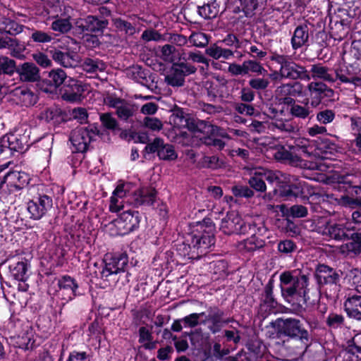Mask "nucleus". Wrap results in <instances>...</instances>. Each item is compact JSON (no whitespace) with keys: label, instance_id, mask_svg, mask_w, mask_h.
I'll return each mask as SVG.
<instances>
[{"label":"nucleus","instance_id":"obj_1","mask_svg":"<svg viewBox=\"0 0 361 361\" xmlns=\"http://www.w3.org/2000/svg\"><path fill=\"white\" fill-rule=\"evenodd\" d=\"M190 230L184 240L176 245V252L183 258L199 259L215 243L214 224L211 219L204 218L192 225Z\"/></svg>","mask_w":361,"mask_h":361},{"label":"nucleus","instance_id":"obj_2","mask_svg":"<svg viewBox=\"0 0 361 361\" xmlns=\"http://www.w3.org/2000/svg\"><path fill=\"white\" fill-rule=\"evenodd\" d=\"M281 294L295 311L306 310L311 302L308 295L310 279L307 275L295 271H285L279 276Z\"/></svg>","mask_w":361,"mask_h":361},{"label":"nucleus","instance_id":"obj_3","mask_svg":"<svg viewBox=\"0 0 361 361\" xmlns=\"http://www.w3.org/2000/svg\"><path fill=\"white\" fill-rule=\"evenodd\" d=\"M99 13L89 14L74 19V29L80 35H90L93 39V44L99 45V37L104 35L108 30L111 11L106 7H101Z\"/></svg>","mask_w":361,"mask_h":361},{"label":"nucleus","instance_id":"obj_4","mask_svg":"<svg viewBox=\"0 0 361 361\" xmlns=\"http://www.w3.org/2000/svg\"><path fill=\"white\" fill-rule=\"evenodd\" d=\"M274 326L276 330L279 338H286L283 342L295 341L298 343V348H304L305 350L311 345V336L298 319L292 317L278 318L275 321Z\"/></svg>","mask_w":361,"mask_h":361},{"label":"nucleus","instance_id":"obj_5","mask_svg":"<svg viewBox=\"0 0 361 361\" xmlns=\"http://www.w3.org/2000/svg\"><path fill=\"white\" fill-rule=\"evenodd\" d=\"M54 193L44 185L36 186V193L27 202V211L30 219H42L53 207Z\"/></svg>","mask_w":361,"mask_h":361},{"label":"nucleus","instance_id":"obj_6","mask_svg":"<svg viewBox=\"0 0 361 361\" xmlns=\"http://www.w3.org/2000/svg\"><path fill=\"white\" fill-rule=\"evenodd\" d=\"M312 193V188L305 181L298 178H288L283 182H279L278 188H274L272 192H269L268 195L270 199L275 196L286 200H292L296 197L307 199Z\"/></svg>","mask_w":361,"mask_h":361},{"label":"nucleus","instance_id":"obj_7","mask_svg":"<svg viewBox=\"0 0 361 361\" xmlns=\"http://www.w3.org/2000/svg\"><path fill=\"white\" fill-rule=\"evenodd\" d=\"M137 262L135 261L133 263V260L129 262L128 255L126 252L106 255L103 259L104 267L100 271V278L107 279L111 275L126 272V278L128 279L133 274L132 271L135 269Z\"/></svg>","mask_w":361,"mask_h":361},{"label":"nucleus","instance_id":"obj_8","mask_svg":"<svg viewBox=\"0 0 361 361\" xmlns=\"http://www.w3.org/2000/svg\"><path fill=\"white\" fill-rule=\"evenodd\" d=\"M351 177L350 175L338 177V188L343 191L344 195H341L337 200L343 207L361 208V185H354L350 178Z\"/></svg>","mask_w":361,"mask_h":361},{"label":"nucleus","instance_id":"obj_9","mask_svg":"<svg viewBox=\"0 0 361 361\" xmlns=\"http://www.w3.org/2000/svg\"><path fill=\"white\" fill-rule=\"evenodd\" d=\"M271 59L281 66L279 71L282 78L305 81L310 80V73L306 68L293 61L288 56L274 54Z\"/></svg>","mask_w":361,"mask_h":361},{"label":"nucleus","instance_id":"obj_10","mask_svg":"<svg viewBox=\"0 0 361 361\" xmlns=\"http://www.w3.org/2000/svg\"><path fill=\"white\" fill-rule=\"evenodd\" d=\"M28 136L8 133L0 137V161L8 159L16 153H23L29 147Z\"/></svg>","mask_w":361,"mask_h":361},{"label":"nucleus","instance_id":"obj_11","mask_svg":"<svg viewBox=\"0 0 361 361\" xmlns=\"http://www.w3.org/2000/svg\"><path fill=\"white\" fill-rule=\"evenodd\" d=\"M268 0H228L227 9L231 13L237 16L239 21L244 18H251L261 12Z\"/></svg>","mask_w":361,"mask_h":361},{"label":"nucleus","instance_id":"obj_12","mask_svg":"<svg viewBox=\"0 0 361 361\" xmlns=\"http://www.w3.org/2000/svg\"><path fill=\"white\" fill-rule=\"evenodd\" d=\"M142 216L138 211L128 209L123 211L112 221L116 228L115 235L124 236L137 231Z\"/></svg>","mask_w":361,"mask_h":361},{"label":"nucleus","instance_id":"obj_13","mask_svg":"<svg viewBox=\"0 0 361 361\" xmlns=\"http://www.w3.org/2000/svg\"><path fill=\"white\" fill-rule=\"evenodd\" d=\"M251 228H255V223H247L236 212H228L221 220L220 230L226 235H242L249 233Z\"/></svg>","mask_w":361,"mask_h":361},{"label":"nucleus","instance_id":"obj_14","mask_svg":"<svg viewBox=\"0 0 361 361\" xmlns=\"http://www.w3.org/2000/svg\"><path fill=\"white\" fill-rule=\"evenodd\" d=\"M69 76L61 68H52L38 81L37 84L39 90L49 94H56L64 85Z\"/></svg>","mask_w":361,"mask_h":361},{"label":"nucleus","instance_id":"obj_15","mask_svg":"<svg viewBox=\"0 0 361 361\" xmlns=\"http://www.w3.org/2000/svg\"><path fill=\"white\" fill-rule=\"evenodd\" d=\"M196 71L197 68L189 63H173L170 73L165 77V81L171 87H182L185 84V78L195 73Z\"/></svg>","mask_w":361,"mask_h":361},{"label":"nucleus","instance_id":"obj_16","mask_svg":"<svg viewBox=\"0 0 361 361\" xmlns=\"http://www.w3.org/2000/svg\"><path fill=\"white\" fill-rule=\"evenodd\" d=\"M146 154L156 153L160 160L174 161L178 158V154L175 150L174 146L169 143H166L164 139L155 137L150 143H148L143 150Z\"/></svg>","mask_w":361,"mask_h":361},{"label":"nucleus","instance_id":"obj_17","mask_svg":"<svg viewBox=\"0 0 361 361\" xmlns=\"http://www.w3.org/2000/svg\"><path fill=\"white\" fill-rule=\"evenodd\" d=\"M310 92V104L317 107L319 104L328 101H334V90L323 82L312 81L307 85Z\"/></svg>","mask_w":361,"mask_h":361},{"label":"nucleus","instance_id":"obj_18","mask_svg":"<svg viewBox=\"0 0 361 361\" xmlns=\"http://www.w3.org/2000/svg\"><path fill=\"white\" fill-rule=\"evenodd\" d=\"M59 288L58 292L61 295L62 299L71 301L75 298L82 295L78 281L68 274H64L56 279Z\"/></svg>","mask_w":361,"mask_h":361},{"label":"nucleus","instance_id":"obj_19","mask_svg":"<svg viewBox=\"0 0 361 361\" xmlns=\"http://www.w3.org/2000/svg\"><path fill=\"white\" fill-rule=\"evenodd\" d=\"M337 80L340 84H352L355 87H361V68L357 62L336 68Z\"/></svg>","mask_w":361,"mask_h":361},{"label":"nucleus","instance_id":"obj_20","mask_svg":"<svg viewBox=\"0 0 361 361\" xmlns=\"http://www.w3.org/2000/svg\"><path fill=\"white\" fill-rule=\"evenodd\" d=\"M343 272L324 264H319L314 272V276L319 286H340Z\"/></svg>","mask_w":361,"mask_h":361},{"label":"nucleus","instance_id":"obj_21","mask_svg":"<svg viewBox=\"0 0 361 361\" xmlns=\"http://www.w3.org/2000/svg\"><path fill=\"white\" fill-rule=\"evenodd\" d=\"M251 236L239 242L238 247L239 250L245 252H254L262 249L265 245V240L261 236L267 232L264 226L257 227L255 224V228H251Z\"/></svg>","mask_w":361,"mask_h":361},{"label":"nucleus","instance_id":"obj_22","mask_svg":"<svg viewBox=\"0 0 361 361\" xmlns=\"http://www.w3.org/2000/svg\"><path fill=\"white\" fill-rule=\"evenodd\" d=\"M314 31V25L309 20L298 25L290 39L292 49L298 50L302 47H308L310 45V35H313Z\"/></svg>","mask_w":361,"mask_h":361},{"label":"nucleus","instance_id":"obj_23","mask_svg":"<svg viewBox=\"0 0 361 361\" xmlns=\"http://www.w3.org/2000/svg\"><path fill=\"white\" fill-rule=\"evenodd\" d=\"M158 191L151 185H142L135 190L130 197L131 203L136 207H152L157 200Z\"/></svg>","mask_w":361,"mask_h":361},{"label":"nucleus","instance_id":"obj_24","mask_svg":"<svg viewBox=\"0 0 361 361\" xmlns=\"http://www.w3.org/2000/svg\"><path fill=\"white\" fill-rule=\"evenodd\" d=\"M59 92L63 100L75 102L80 101L84 88L81 81L69 76Z\"/></svg>","mask_w":361,"mask_h":361},{"label":"nucleus","instance_id":"obj_25","mask_svg":"<svg viewBox=\"0 0 361 361\" xmlns=\"http://www.w3.org/2000/svg\"><path fill=\"white\" fill-rule=\"evenodd\" d=\"M49 53L56 63L65 68H75L80 63L79 54L69 49H59L54 47L49 50Z\"/></svg>","mask_w":361,"mask_h":361},{"label":"nucleus","instance_id":"obj_26","mask_svg":"<svg viewBox=\"0 0 361 361\" xmlns=\"http://www.w3.org/2000/svg\"><path fill=\"white\" fill-rule=\"evenodd\" d=\"M274 276H272L264 286L259 297V308L261 311L270 313L274 312L278 307V301L274 295Z\"/></svg>","mask_w":361,"mask_h":361},{"label":"nucleus","instance_id":"obj_27","mask_svg":"<svg viewBox=\"0 0 361 361\" xmlns=\"http://www.w3.org/2000/svg\"><path fill=\"white\" fill-rule=\"evenodd\" d=\"M302 93L303 85L298 81L282 84L275 90V94L281 97L282 102L290 104L296 101L295 98L302 96Z\"/></svg>","mask_w":361,"mask_h":361},{"label":"nucleus","instance_id":"obj_28","mask_svg":"<svg viewBox=\"0 0 361 361\" xmlns=\"http://www.w3.org/2000/svg\"><path fill=\"white\" fill-rule=\"evenodd\" d=\"M208 314L205 319L201 321L202 325L209 323L207 328L212 334L219 333L223 327V317H224V311L218 306H209L207 308Z\"/></svg>","mask_w":361,"mask_h":361},{"label":"nucleus","instance_id":"obj_29","mask_svg":"<svg viewBox=\"0 0 361 361\" xmlns=\"http://www.w3.org/2000/svg\"><path fill=\"white\" fill-rule=\"evenodd\" d=\"M350 227H347L343 224L331 223L326 221L324 226L321 227V231L323 235L329 237L336 241H346L348 240V235L350 231Z\"/></svg>","mask_w":361,"mask_h":361},{"label":"nucleus","instance_id":"obj_30","mask_svg":"<svg viewBox=\"0 0 361 361\" xmlns=\"http://www.w3.org/2000/svg\"><path fill=\"white\" fill-rule=\"evenodd\" d=\"M70 141L76 152H85L88 148L92 141V137L89 135V132L82 127L74 130L70 136Z\"/></svg>","mask_w":361,"mask_h":361},{"label":"nucleus","instance_id":"obj_31","mask_svg":"<svg viewBox=\"0 0 361 361\" xmlns=\"http://www.w3.org/2000/svg\"><path fill=\"white\" fill-rule=\"evenodd\" d=\"M310 73V79H319L330 84L337 81L336 68H329L322 63H316L311 66Z\"/></svg>","mask_w":361,"mask_h":361},{"label":"nucleus","instance_id":"obj_32","mask_svg":"<svg viewBox=\"0 0 361 361\" xmlns=\"http://www.w3.org/2000/svg\"><path fill=\"white\" fill-rule=\"evenodd\" d=\"M16 73L23 82H38L42 79L39 68L32 62H24L18 65Z\"/></svg>","mask_w":361,"mask_h":361},{"label":"nucleus","instance_id":"obj_33","mask_svg":"<svg viewBox=\"0 0 361 361\" xmlns=\"http://www.w3.org/2000/svg\"><path fill=\"white\" fill-rule=\"evenodd\" d=\"M201 130L207 135L201 138L202 142L207 146L213 147V140L215 137H228L227 133L221 128L211 124L209 122L206 121H202L200 123Z\"/></svg>","mask_w":361,"mask_h":361},{"label":"nucleus","instance_id":"obj_34","mask_svg":"<svg viewBox=\"0 0 361 361\" xmlns=\"http://www.w3.org/2000/svg\"><path fill=\"white\" fill-rule=\"evenodd\" d=\"M8 343L16 348L24 350H32L35 348V340L32 331H25L21 334L10 336Z\"/></svg>","mask_w":361,"mask_h":361},{"label":"nucleus","instance_id":"obj_35","mask_svg":"<svg viewBox=\"0 0 361 361\" xmlns=\"http://www.w3.org/2000/svg\"><path fill=\"white\" fill-rule=\"evenodd\" d=\"M281 97L274 94L272 101L268 108V113L271 118H278L279 117L289 115L290 106V102H282Z\"/></svg>","mask_w":361,"mask_h":361},{"label":"nucleus","instance_id":"obj_36","mask_svg":"<svg viewBox=\"0 0 361 361\" xmlns=\"http://www.w3.org/2000/svg\"><path fill=\"white\" fill-rule=\"evenodd\" d=\"M344 310L349 317L358 321L361 318V295L349 293L344 302Z\"/></svg>","mask_w":361,"mask_h":361},{"label":"nucleus","instance_id":"obj_37","mask_svg":"<svg viewBox=\"0 0 361 361\" xmlns=\"http://www.w3.org/2000/svg\"><path fill=\"white\" fill-rule=\"evenodd\" d=\"M8 178L16 180V182L13 186L17 191H19L27 186L31 180L30 174L26 172L17 171L6 172L3 175V180H1L0 188H1L6 183Z\"/></svg>","mask_w":361,"mask_h":361},{"label":"nucleus","instance_id":"obj_38","mask_svg":"<svg viewBox=\"0 0 361 361\" xmlns=\"http://www.w3.org/2000/svg\"><path fill=\"white\" fill-rule=\"evenodd\" d=\"M334 13L335 18L343 22V25L351 26L353 19L357 16V9L344 4L334 9Z\"/></svg>","mask_w":361,"mask_h":361},{"label":"nucleus","instance_id":"obj_39","mask_svg":"<svg viewBox=\"0 0 361 361\" xmlns=\"http://www.w3.org/2000/svg\"><path fill=\"white\" fill-rule=\"evenodd\" d=\"M344 350L345 361H361V336L349 339Z\"/></svg>","mask_w":361,"mask_h":361},{"label":"nucleus","instance_id":"obj_40","mask_svg":"<svg viewBox=\"0 0 361 361\" xmlns=\"http://www.w3.org/2000/svg\"><path fill=\"white\" fill-rule=\"evenodd\" d=\"M30 264L26 259L14 262L9 265V271L14 279L25 282L29 278L28 268Z\"/></svg>","mask_w":361,"mask_h":361},{"label":"nucleus","instance_id":"obj_41","mask_svg":"<svg viewBox=\"0 0 361 361\" xmlns=\"http://www.w3.org/2000/svg\"><path fill=\"white\" fill-rule=\"evenodd\" d=\"M220 11V2L217 0H209L202 6H197L198 14L204 19L215 18Z\"/></svg>","mask_w":361,"mask_h":361},{"label":"nucleus","instance_id":"obj_42","mask_svg":"<svg viewBox=\"0 0 361 361\" xmlns=\"http://www.w3.org/2000/svg\"><path fill=\"white\" fill-rule=\"evenodd\" d=\"M329 27L331 37L335 41L338 42L346 37L350 30V25H343V22L338 21V20H336L334 23L331 19Z\"/></svg>","mask_w":361,"mask_h":361},{"label":"nucleus","instance_id":"obj_43","mask_svg":"<svg viewBox=\"0 0 361 361\" xmlns=\"http://www.w3.org/2000/svg\"><path fill=\"white\" fill-rule=\"evenodd\" d=\"M205 53L214 59H228L233 55L232 50L224 48L219 42L207 47Z\"/></svg>","mask_w":361,"mask_h":361},{"label":"nucleus","instance_id":"obj_44","mask_svg":"<svg viewBox=\"0 0 361 361\" xmlns=\"http://www.w3.org/2000/svg\"><path fill=\"white\" fill-rule=\"evenodd\" d=\"M361 228L356 230L355 227H351L346 240V247L349 251L355 254L361 252V233L359 232Z\"/></svg>","mask_w":361,"mask_h":361},{"label":"nucleus","instance_id":"obj_45","mask_svg":"<svg viewBox=\"0 0 361 361\" xmlns=\"http://www.w3.org/2000/svg\"><path fill=\"white\" fill-rule=\"evenodd\" d=\"M279 208L283 216L284 217L302 218L307 215V207L302 204H295L290 207H288L285 204H281Z\"/></svg>","mask_w":361,"mask_h":361},{"label":"nucleus","instance_id":"obj_46","mask_svg":"<svg viewBox=\"0 0 361 361\" xmlns=\"http://www.w3.org/2000/svg\"><path fill=\"white\" fill-rule=\"evenodd\" d=\"M113 25L118 32L124 33L126 37H133L139 32L135 25L121 17L113 19Z\"/></svg>","mask_w":361,"mask_h":361},{"label":"nucleus","instance_id":"obj_47","mask_svg":"<svg viewBox=\"0 0 361 361\" xmlns=\"http://www.w3.org/2000/svg\"><path fill=\"white\" fill-rule=\"evenodd\" d=\"M136 109L133 105L125 102L117 108L116 115L121 121L133 124L134 123L133 118Z\"/></svg>","mask_w":361,"mask_h":361},{"label":"nucleus","instance_id":"obj_48","mask_svg":"<svg viewBox=\"0 0 361 361\" xmlns=\"http://www.w3.org/2000/svg\"><path fill=\"white\" fill-rule=\"evenodd\" d=\"M99 120L102 127L114 133L121 130L118 121L113 116L112 113L105 112L99 114Z\"/></svg>","mask_w":361,"mask_h":361},{"label":"nucleus","instance_id":"obj_49","mask_svg":"<svg viewBox=\"0 0 361 361\" xmlns=\"http://www.w3.org/2000/svg\"><path fill=\"white\" fill-rule=\"evenodd\" d=\"M82 69L87 73L103 72L106 68V63L99 59L85 58L82 64Z\"/></svg>","mask_w":361,"mask_h":361},{"label":"nucleus","instance_id":"obj_50","mask_svg":"<svg viewBox=\"0 0 361 361\" xmlns=\"http://www.w3.org/2000/svg\"><path fill=\"white\" fill-rule=\"evenodd\" d=\"M277 250L281 256L292 257L293 254L297 252L298 245L292 240H281L277 243Z\"/></svg>","mask_w":361,"mask_h":361},{"label":"nucleus","instance_id":"obj_51","mask_svg":"<svg viewBox=\"0 0 361 361\" xmlns=\"http://www.w3.org/2000/svg\"><path fill=\"white\" fill-rule=\"evenodd\" d=\"M149 70L144 68L140 65L133 66L130 68L131 78L141 85H145L149 82L147 79Z\"/></svg>","mask_w":361,"mask_h":361},{"label":"nucleus","instance_id":"obj_52","mask_svg":"<svg viewBox=\"0 0 361 361\" xmlns=\"http://www.w3.org/2000/svg\"><path fill=\"white\" fill-rule=\"evenodd\" d=\"M307 104L308 102L305 106H301L297 104L296 101H295L293 104H290L289 115L293 118H298L300 119L307 118L312 112Z\"/></svg>","mask_w":361,"mask_h":361},{"label":"nucleus","instance_id":"obj_53","mask_svg":"<svg viewBox=\"0 0 361 361\" xmlns=\"http://www.w3.org/2000/svg\"><path fill=\"white\" fill-rule=\"evenodd\" d=\"M16 70L17 65L13 59L8 56H0V75H13L14 73H16Z\"/></svg>","mask_w":361,"mask_h":361},{"label":"nucleus","instance_id":"obj_54","mask_svg":"<svg viewBox=\"0 0 361 361\" xmlns=\"http://www.w3.org/2000/svg\"><path fill=\"white\" fill-rule=\"evenodd\" d=\"M314 35H312V43L316 44L320 49L326 48L329 46V42L332 37L330 33H327L324 29L316 30Z\"/></svg>","mask_w":361,"mask_h":361},{"label":"nucleus","instance_id":"obj_55","mask_svg":"<svg viewBox=\"0 0 361 361\" xmlns=\"http://www.w3.org/2000/svg\"><path fill=\"white\" fill-rule=\"evenodd\" d=\"M274 157L276 160L282 163H288V164L295 166L293 155L290 152V149L287 145L284 146H280L274 154Z\"/></svg>","mask_w":361,"mask_h":361},{"label":"nucleus","instance_id":"obj_56","mask_svg":"<svg viewBox=\"0 0 361 361\" xmlns=\"http://www.w3.org/2000/svg\"><path fill=\"white\" fill-rule=\"evenodd\" d=\"M19 98L23 106H34L38 101V97L28 88H23L20 90Z\"/></svg>","mask_w":361,"mask_h":361},{"label":"nucleus","instance_id":"obj_57","mask_svg":"<svg viewBox=\"0 0 361 361\" xmlns=\"http://www.w3.org/2000/svg\"><path fill=\"white\" fill-rule=\"evenodd\" d=\"M210 36L207 34L198 32H193L189 37V42L193 46L197 47H205L208 45L209 42Z\"/></svg>","mask_w":361,"mask_h":361},{"label":"nucleus","instance_id":"obj_58","mask_svg":"<svg viewBox=\"0 0 361 361\" xmlns=\"http://www.w3.org/2000/svg\"><path fill=\"white\" fill-rule=\"evenodd\" d=\"M51 27L54 31L67 33L72 28L74 29V23L72 24L69 18H58L52 22Z\"/></svg>","mask_w":361,"mask_h":361},{"label":"nucleus","instance_id":"obj_59","mask_svg":"<svg viewBox=\"0 0 361 361\" xmlns=\"http://www.w3.org/2000/svg\"><path fill=\"white\" fill-rule=\"evenodd\" d=\"M161 58L164 61L176 63L175 61L178 58L179 53L177 51L176 47L172 44H165L161 49Z\"/></svg>","mask_w":361,"mask_h":361},{"label":"nucleus","instance_id":"obj_60","mask_svg":"<svg viewBox=\"0 0 361 361\" xmlns=\"http://www.w3.org/2000/svg\"><path fill=\"white\" fill-rule=\"evenodd\" d=\"M141 39L145 42L151 41L162 42L165 41L166 38L158 30L154 28H148L143 31L141 35Z\"/></svg>","mask_w":361,"mask_h":361},{"label":"nucleus","instance_id":"obj_61","mask_svg":"<svg viewBox=\"0 0 361 361\" xmlns=\"http://www.w3.org/2000/svg\"><path fill=\"white\" fill-rule=\"evenodd\" d=\"M345 318L342 314L330 313L326 319V325L331 329H341L344 326Z\"/></svg>","mask_w":361,"mask_h":361},{"label":"nucleus","instance_id":"obj_62","mask_svg":"<svg viewBox=\"0 0 361 361\" xmlns=\"http://www.w3.org/2000/svg\"><path fill=\"white\" fill-rule=\"evenodd\" d=\"M233 108L236 112L242 115L255 116L258 114L257 110L253 106V105L245 102L235 103Z\"/></svg>","mask_w":361,"mask_h":361},{"label":"nucleus","instance_id":"obj_63","mask_svg":"<svg viewBox=\"0 0 361 361\" xmlns=\"http://www.w3.org/2000/svg\"><path fill=\"white\" fill-rule=\"evenodd\" d=\"M207 95L210 102H215L219 95L221 94V85L212 81L205 82Z\"/></svg>","mask_w":361,"mask_h":361},{"label":"nucleus","instance_id":"obj_64","mask_svg":"<svg viewBox=\"0 0 361 361\" xmlns=\"http://www.w3.org/2000/svg\"><path fill=\"white\" fill-rule=\"evenodd\" d=\"M248 183L250 188L257 192H264L267 189L262 174H255V176H251L249 179Z\"/></svg>","mask_w":361,"mask_h":361}]
</instances>
